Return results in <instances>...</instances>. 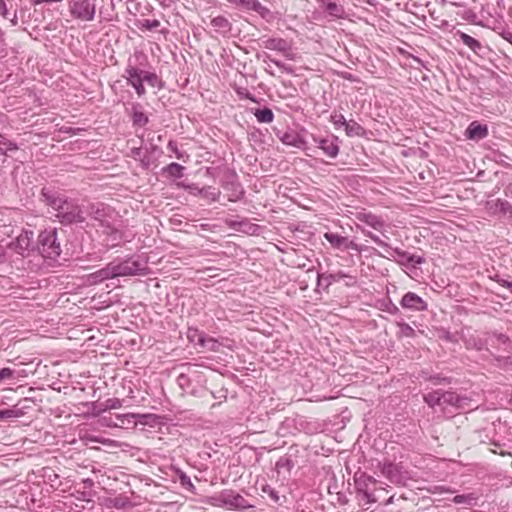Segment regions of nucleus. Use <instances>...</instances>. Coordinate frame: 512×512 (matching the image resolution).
<instances>
[{
  "label": "nucleus",
  "mask_w": 512,
  "mask_h": 512,
  "mask_svg": "<svg viewBox=\"0 0 512 512\" xmlns=\"http://www.w3.org/2000/svg\"><path fill=\"white\" fill-rule=\"evenodd\" d=\"M42 197L48 206L55 211V217L62 224L82 223L85 221L82 208L73 200H68L57 192L42 189Z\"/></svg>",
  "instance_id": "nucleus-1"
},
{
  "label": "nucleus",
  "mask_w": 512,
  "mask_h": 512,
  "mask_svg": "<svg viewBox=\"0 0 512 512\" xmlns=\"http://www.w3.org/2000/svg\"><path fill=\"white\" fill-rule=\"evenodd\" d=\"M463 341L467 349H474L476 351L489 350V346L496 348V342L503 346L504 352H510L512 348L510 338L506 334L499 332H486L484 337L476 333H469L463 336Z\"/></svg>",
  "instance_id": "nucleus-2"
},
{
  "label": "nucleus",
  "mask_w": 512,
  "mask_h": 512,
  "mask_svg": "<svg viewBox=\"0 0 512 512\" xmlns=\"http://www.w3.org/2000/svg\"><path fill=\"white\" fill-rule=\"evenodd\" d=\"M89 215L100 222L104 228L103 232L108 236V241L111 246H116L122 239V233L112 224L111 220L114 218V210L102 203L92 204L89 208Z\"/></svg>",
  "instance_id": "nucleus-3"
},
{
  "label": "nucleus",
  "mask_w": 512,
  "mask_h": 512,
  "mask_svg": "<svg viewBox=\"0 0 512 512\" xmlns=\"http://www.w3.org/2000/svg\"><path fill=\"white\" fill-rule=\"evenodd\" d=\"M355 489L361 494L367 503H376L380 492L386 491L381 482L365 472L356 473L354 476Z\"/></svg>",
  "instance_id": "nucleus-4"
},
{
  "label": "nucleus",
  "mask_w": 512,
  "mask_h": 512,
  "mask_svg": "<svg viewBox=\"0 0 512 512\" xmlns=\"http://www.w3.org/2000/svg\"><path fill=\"white\" fill-rule=\"evenodd\" d=\"M353 215L358 222L356 226L359 230L360 227H363L366 231H369L367 228H370L386 237L385 232H387L389 224L381 215L367 209L356 211Z\"/></svg>",
  "instance_id": "nucleus-5"
},
{
  "label": "nucleus",
  "mask_w": 512,
  "mask_h": 512,
  "mask_svg": "<svg viewBox=\"0 0 512 512\" xmlns=\"http://www.w3.org/2000/svg\"><path fill=\"white\" fill-rule=\"evenodd\" d=\"M113 278L145 275L147 271L146 262L139 259L127 258L122 261L110 262Z\"/></svg>",
  "instance_id": "nucleus-6"
},
{
  "label": "nucleus",
  "mask_w": 512,
  "mask_h": 512,
  "mask_svg": "<svg viewBox=\"0 0 512 512\" xmlns=\"http://www.w3.org/2000/svg\"><path fill=\"white\" fill-rule=\"evenodd\" d=\"M38 251L45 258L56 259L61 254L60 243L57 240L55 228L45 229L38 236Z\"/></svg>",
  "instance_id": "nucleus-7"
},
{
  "label": "nucleus",
  "mask_w": 512,
  "mask_h": 512,
  "mask_svg": "<svg viewBox=\"0 0 512 512\" xmlns=\"http://www.w3.org/2000/svg\"><path fill=\"white\" fill-rule=\"evenodd\" d=\"M69 11L73 18L89 22L96 13L95 0H72L69 4Z\"/></svg>",
  "instance_id": "nucleus-8"
},
{
  "label": "nucleus",
  "mask_w": 512,
  "mask_h": 512,
  "mask_svg": "<svg viewBox=\"0 0 512 512\" xmlns=\"http://www.w3.org/2000/svg\"><path fill=\"white\" fill-rule=\"evenodd\" d=\"M144 70L139 69L135 65H132L129 61L125 70L123 77L126 79L128 85L132 86L136 94L139 97H142L146 94V89L144 87L145 80L143 79Z\"/></svg>",
  "instance_id": "nucleus-9"
},
{
  "label": "nucleus",
  "mask_w": 512,
  "mask_h": 512,
  "mask_svg": "<svg viewBox=\"0 0 512 512\" xmlns=\"http://www.w3.org/2000/svg\"><path fill=\"white\" fill-rule=\"evenodd\" d=\"M263 43L266 49L281 52L288 60H295V53L292 51L291 45L287 40L283 38H268Z\"/></svg>",
  "instance_id": "nucleus-10"
},
{
  "label": "nucleus",
  "mask_w": 512,
  "mask_h": 512,
  "mask_svg": "<svg viewBox=\"0 0 512 512\" xmlns=\"http://www.w3.org/2000/svg\"><path fill=\"white\" fill-rule=\"evenodd\" d=\"M400 305L402 308L412 311H425L428 307L427 303L414 292H407L402 297Z\"/></svg>",
  "instance_id": "nucleus-11"
},
{
  "label": "nucleus",
  "mask_w": 512,
  "mask_h": 512,
  "mask_svg": "<svg viewBox=\"0 0 512 512\" xmlns=\"http://www.w3.org/2000/svg\"><path fill=\"white\" fill-rule=\"evenodd\" d=\"M33 238L34 233L32 231H22V233L17 236L15 241L11 243V247L19 254L23 255L26 251H30L33 249Z\"/></svg>",
  "instance_id": "nucleus-12"
},
{
  "label": "nucleus",
  "mask_w": 512,
  "mask_h": 512,
  "mask_svg": "<svg viewBox=\"0 0 512 512\" xmlns=\"http://www.w3.org/2000/svg\"><path fill=\"white\" fill-rule=\"evenodd\" d=\"M442 407L452 406L458 409H463L470 401L469 398L460 396L453 391L442 392Z\"/></svg>",
  "instance_id": "nucleus-13"
},
{
  "label": "nucleus",
  "mask_w": 512,
  "mask_h": 512,
  "mask_svg": "<svg viewBox=\"0 0 512 512\" xmlns=\"http://www.w3.org/2000/svg\"><path fill=\"white\" fill-rule=\"evenodd\" d=\"M487 125L480 124L478 121H473L469 124L465 131V136L469 140L479 141L488 136Z\"/></svg>",
  "instance_id": "nucleus-14"
},
{
  "label": "nucleus",
  "mask_w": 512,
  "mask_h": 512,
  "mask_svg": "<svg viewBox=\"0 0 512 512\" xmlns=\"http://www.w3.org/2000/svg\"><path fill=\"white\" fill-rule=\"evenodd\" d=\"M318 147L330 158H335L339 153L338 138L336 136L321 138Z\"/></svg>",
  "instance_id": "nucleus-15"
},
{
  "label": "nucleus",
  "mask_w": 512,
  "mask_h": 512,
  "mask_svg": "<svg viewBox=\"0 0 512 512\" xmlns=\"http://www.w3.org/2000/svg\"><path fill=\"white\" fill-rule=\"evenodd\" d=\"M360 231L365 236L369 237L375 244H377L378 246H380V247H382L384 249L385 254H382V253L378 252L377 253L378 256L384 257V258H387V259H392L393 254H395L393 252V250L395 248H392L387 242L382 240L377 234L373 233L372 231H366L363 227H360Z\"/></svg>",
  "instance_id": "nucleus-16"
},
{
  "label": "nucleus",
  "mask_w": 512,
  "mask_h": 512,
  "mask_svg": "<svg viewBox=\"0 0 512 512\" xmlns=\"http://www.w3.org/2000/svg\"><path fill=\"white\" fill-rule=\"evenodd\" d=\"M234 495L235 492L233 490H223L212 498V504L218 507L233 509Z\"/></svg>",
  "instance_id": "nucleus-17"
},
{
  "label": "nucleus",
  "mask_w": 512,
  "mask_h": 512,
  "mask_svg": "<svg viewBox=\"0 0 512 512\" xmlns=\"http://www.w3.org/2000/svg\"><path fill=\"white\" fill-rule=\"evenodd\" d=\"M108 279H114L110 263H108L104 268L88 275V282L93 285Z\"/></svg>",
  "instance_id": "nucleus-18"
},
{
  "label": "nucleus",
  "mask_w": 512,
  "mask_h": 512,
  "mask_svg": "<svg viewBox=\"0 0 512 512\" xmlns=\"http://www.w3.org/2000/svg\"><path fill=\"white\" fill-rule=\"evenodd\" d=\"M393 252L399 257L398 263L401 265H407V264L420 265L424 262L423 257L410 254L407 251L401 250L399 248H395L393 250Z\"/></svg>",
  "instance_id": "nucleus-19"
},
{
  "label": "nucleus",
  "mask_w": 512,
  "mask_h": 512,
  "mask_svg": "<svg viewBox=\"0 0 512 512\" xmlns=\"http://www.w3.org/2000/svg\"><path fill=\"white\" fill-rule=\"evenodd\" d=\"M377 467L380 470L381 474L390 481H394L398 477L399 471L397 465L391 462H379Z\"/></svg>",
  "instance_id": "nucleus-20"
},
{
  "label": "nucleus",
  "mask_w": 512,
  "mask_h": 512,
  "mask_svg": "<svg viewBox=\"0 0 512 512\" xmlns=\"http://www.w3.org/2000/svg\"><path fill=\"white\" fill-rule=\"evenodd\" d=\"M149 122L148 116L140 110L139 104L132 106V123L134 126L143 127Z\"/></svg>",
  "instance_id": "nucleus-21"
},
{
  "label": "nucleus",
  "mask_w": 512,
  "mask_h": 512,
  "mask_svg": "<svg viewBox=\"0 0 512 512\" xmlns=\"http://www.w3.org/2000/svg\"><path fill=\"white\" fill-rule=\"evenodd\" d=\"M442 392V390L429 392L423 396V399L431 408H435L436 406L442 407Z\"/></svg>",
  "instance_id": "nucleus-22"
},
{
  "label": "nucleus",
  "mask_w": 512,
  "mask_h": 512,
  "mask_svg": "<svg viewBox=\"0 0 512 512\" xmlns=\"http://www.w3.org/2000/svg\"><path fill=\"white\" fill-rule=\"evenodd\" d=\"M346 276L347 275L345 273H343L342 271H339L334 274H328V275L318 274L317 285L319 286V285H321L322 282H324L326 284V287H328L332 283L338 282L339 280H341L342 278H344Z\"/></svg>",
  "instance_id": "nucleus-23"
},
{
  "label": "nucleus",
  "mask_w": 512,
  "mask_h": 512,
  "mask_svg": "<svg viewBox=\"0 0 512 512\" xmlns=\"http://www.w3.org/2000/svg\"><path fill=\"white\" fill-rule=\"evenodd\" d=\"M184 169H185L184 166L173 162V163H170L167 166H165L162 169V173L166 174L169 177L181 178V177H183Z\"/></svg>",
  "instance_id": "nucleus-24"
},
{
  "label": "nucleus",
  "mask_w": 512,
  "mask_h": 512,
  "mask_svg": "<svg viewBox=\"0 0 512 512\" xmlns=\"http://www.w3.org/2000/svg\"><path fill=\"white\" fill-rule=\"evenodd\" d=\"M211 25L216 31L227 33L231 30V24L224 16H217L211 20Z\"/></svg>",
  "instance_id": "nucleus-25"
},
{
  "label": "nucleus",
  "mask_w": 512,
  "mask_h": 512,
  "mask_svg": "<svg viewBox=\"0 0 512 512\" xmlns=\"http://www.w3.org/2000/svg\"><path fill=\"white\" fill-rule=\"evenodd\" d=\"M239 3L247 10L255 11L261 15L268 12V9L264 7L258 0H239Z\"/></svg>",
  "instance_id": "nucleus-26"
},
{
  "label": "nucleus",
  "mask_w": 512,
  "mask_h": 512,
  "mask_svg": "<svg viewBox=\"0 0 512 512\" xmlns=\"http://www.w3.org/2000/svg\"><path fill=\"white\" fill-rule=\"evenodd\" d=\"M397 327L399 328L396 333L399 339L401 338H414L416 336L415 330L407 323L400 321L396 322Z\"/></svg>",
  "instance_id": "nucleus-27"
},
{
  "label": "nucleus",
  "mask_w": 512,
  "mask_h": 512,
  "mask_svg": "<svg viewBox=\"0 0 512 512\" xmlns=\"http://www.w3.org/2000/svg\"><path fill=\"white\" fill-rule=\"evenodd\" d=\"M254 116L256 117L259 123H271L274 120V113L268 107H265L263 109H257L254 112Z\"/></svg>",
  "instance_id": "nucleus-28"
},
{
  "label": "nucleus",
  "mask_w": 512,
  "mask_h": 512,
  "mask_svg": "<svg viewBox=\"0 0 512 512\" xmlns=\"http://www.w3.org/2000/svg\"><path fill=\"white\" fill-rule=\"evenodd\" d=\"M490 208L495 212H501L503 214L512 213V206L506 200L496 199L495 201L489 202Z\"/></svg>",
  "instance_id": "nucleus-29"
},
{
  "label": "nucleus",
  "mask_w": 512,
  "mask_h": 512,
  "mask_svg": "<svg viewBox=\"0 0 512 512\" xmlns=\"http://www.w3.org/2000/svg\"><path fill=\"white\" fill-rule=\"evenodd\" d=\"M459 37L462 43L469 47L473 52H477L482 48L481 43L477 39L464 32H459Z\"/></svg>",
  "instance_id": "nucleus-30"
},
{
  "label": "nucleus",
  "mask_w": 512,
  "mask_h": 512,
  "mask_svg": "<svg viewBox=\"0 0 512 512\" xmlns=\"http://www.w3.org/2000/svg\"><path fill=\"white\" fill-rule=\"evenodd\" d=\"M18 145L7 139L3 134L0 133V153L2 155H7L8 152L16 151L18 150Z\"/></svg>",
  "instance_id": "nucleus-31"
},
{
  "label": "nucleus",
  "mask_w": 512,
  "mask_h": 512,
  "mask_svg": "<svg viewBox=\"0 0 512 512\" xmlns=\"http://www.w3.org/2000/svg\"><path fill=\"white\" fill-rule=\"evenodd\" d=\"M221 346H223V343L220 340L207 335L204 337L203 343L200 345V347L206 348L211 352H219Z\"/></svg>",
  "instance_id": "nucleus-32"
},
{
  "label": "nucleus",
  "mask_w": 512,
  "mask_h": 512,
  "mask_svg": "<svg viewBox=\"0 0 512 512\" xmlns=\"http://www.w3.org/2000/svg\"><path fill=\"white\" fill-rule=\"evenodd\" d=\"M205 336L206 334L199 331L197 328H188L187 330V339L195 345L200 346L203 343Z\"/></svg>",
  "instance_id": "nucleus-33"
},
{
  "label": "nucleus",
  "mask_w": 512,
  "mask_h": 512,
  "mask_svg": "<svg viewBox=\"0 0 512 512\" xmlns=\"http://www.w3.org/2000/svg\"><path fill=\"white\" fill-rule=\"evenodd\" d=\"M345 132L348 136H361L364 132V129L354 120H349L346 122L345 126Z\"/></svg>",
  "instance_id": "nucleus-34"
},
{
  "label": "nucleus",
  "mask_w": 512,
  "mask_h": 512,
  "mask_svg": "<svg viewBox=\"0 0 512 512\" xmlns=\"http://www.w3.org/2000/svg\"><path fill=\"white\" fill-rule=\"evenodd\" d=\"M324 237L334 248H340L347 242L346 237H343L337 233L328 232L325 233Z\"/></svg>",
  "instance_id": "nucleus-35"
},
{
  "label": "nucleus",
  "mask_w": 512,
  "mask_h": 512,
  "mask_svg": "<svg viewBox=\"0 0 512 512\" xmlns=\"http://www.w3.org/2000/svg\"><path fill=\"white\" fill-rule=\"evenodd\" d=\"M108 507H114L116 509H124L131 506L130 500L125 496H117L108 500Z\"/></svg>",
  "instance_id": "nucleus-36"
},
{
  "label": "nucleus",
  "mask_w": 512,
  "mask_h": 512,
  "mask_svg": "<svg viewBox=\"0 0 512 512\" xmlns=\"http://www.w3.org/2000/svg\"><path fill=\"white\" fill-rule=\"evenodd\" d=\"M512 351V349L510 350ZM507 355H497L494 352H492V356L497 361L498 366L501 368H511L512 369V352H505Z\"/></svg>",
  "instance_id": "nucleus-37"
},
{
  "label": "nucleus",
  "mask_w": 512,
  "mask_h": 512,
  "mask_svg": "<svg viewBox=\"0 0 512 512\" xmlns=\"http://www.w3.org/2000/svg\"><path fill=\"white\" fill-rule=\"evenodd\" d=\"M281 141L289 146L300 147L303 144V140L296 133H285L281 137Z\"/></svg>",
  "instance_id": "nucleus-38"
},
{
  "label": "nucleus",
  "mask_w": 512,
  "mask_h": 512,
  "mask_svg": "<svg viewBox=\"0 0 512 512\" xmlns=\"http://www.w3.org/2000/svg\"><path fill=\"white\" fill-rule=\"evenodd\" d=\"M25 414L23 409L14 406L10 409L0 411V420H5L9 418H20Z\"/></svg>",
  "instance_id": "nucleus-39"
},
{
  "label": "nucleus",
  "mask_w": 512,
  "mask_h": 512,
  "mask_svg": "<svg viewBox=\"0 0 512 512\" xmlns=\"http://www.w3.org/2000/svg\"><path fill=\"white\" fill-rule=\"evenodd\" d=\"M142 77L145 80V82L152 87H157L158 89H161L163 87L161 79L154 72L144 71Z\"/></svg>",
  "instance_id": "nucleus-40"
},
{
  "label": "nucleus",
  "mask_w": 512,
  "mask_h": 512,
  "mask_svg": "<svg viewBox=\"0 0 512 512\" xmlns=\"http://www.w3.org/2000/svg\"><path fill=\"white\" fill-rule=\"evenodd\" d=\"M198 193L204 198L210 199L211 201H218L220 198V191L210 186L203 187L198 190Z\"/></svg>",
  "instance_id": "nucleus-41"
},
{
  "label": "nucleus",
  "mask_w": 512,
  "mask_h": 512,
  "mask_svg": "<svg viewBox=\"0 0 512 512\" xmlns=\"http://www.w3.org/2000/svg\"><path fill=\"white\" fill-rule=\"evenodd\" d=\"M250 507H252V505H250L242 495L235 492L233 509L244 510Z\"/></svg>",
  "instance_id": "nucleus-42"
},
{
  "label": "nucleus",
  "mask_w": 512,
  "mask_h": 512,
  "mask_svg": "<svg viewBox=\"0 0 512 512\" xmlns=\"http://www.w3.org/2000/svg\"><path fill=\"white\" fill-rule=\"evenodd\" d=\"M476 500L473 494H462V495H456L453 498V502L455 504H465V505H472L473 502Z\"/></svg>",
  "instance_id": "nucleus-43"
},
{
  "label": "nucleus",
  "mask_w": 512,
  "mask_h": 512,
  "mask_svg": "<svg viewBox=\"0 0 512 512\" xmlns=\"http://www.w3.org/2000/svg\"><path fill=\"white\" fill-rule=\"evenodd\" d=\"M179 480H180V484L183 488H185L186 490L190 491V492H194L195 491V486L194 484L192 483L190 477L188 475H186L185 473L181 472L180 475H179Z\"/></svg>",
  "instance_id": "nucleus-44"
},
{
  "label": "nucleus",
  "mask_w": 512,
  "mask_h": 512,
  "mask_svg": "<svg viewBox=\"0 0 512 512\" xmlns=\"http://www.w3.org/2000/svg\"><path fill=\"white\" fill-rule=\"evenodd\" d=\"M160 26V21L157 19H144L141 22V28L147 29V30H153Z\"/></svg>",
  "instance_id": "nucleus-45"
},
{
  "label": "nucleus",
  "mask_w": 512,
  "mask_h": 512,
  "mask_svg": "<svg viewBox=\"0 0 512 512\" xmlns=\"http://www.w3.org/2000/svg\"><path fill=\"white\" fill-rule=\"evenodd\" d=\"M231 186L233 187V193L229 197V200L230 201H237L243 195V190H242L240 184H238V183H231Z\"/></svg>",
  "instance_id": "nucleus-46"
},
{
  "label": "nucleus",
  "mask_w": 512,
  "mask_h": 512,
  "mask_svg": "<svg viewBox=\"0 0 512 512\" xmlns=\"http://www.w3.org/2000/svg\"><path fill=\"white\" fill-rule=\"evenodd\" d=\"M331 122L335 125L336 128L340 126H345L347 120L340 113H334L331 115Z\"/></svg>",
  "instance_id": "nucleus-47"
},
{
  "label": "nucleus",
  "mask_w": 512,
  "mask_h": 512,
  "mask_svg": "<svg viewBox=\"0 0 512 512\" xmlns=\"http://www.w3.org/2000/svg\"><path fill=\"white\" fill-rule=\"evenodd\" d=\"M326 11L330 15L339 16V14L342 10L335 2H328L326 5Z\"/></svg>",
  "instance_id": "nucleus-48"
},
{
  "label": "nucleus",
  "mask_w": 512,
  "mask_h": 512,
  "mask_svg": "<svg viewBox=\"0 0 512 512\" xmlns=\"http://www.w3.org/2000/svg\"><path fill=\"white\" fill-rule=\"evenodd\" d=\"M262 491L266 494L269 495V497L274 501V502H278L279 501V495H278V492L276 490H274L272 487H270L269 485H266L262 488Z\"/></svg>",
  "instance_id": "nucleus-49"
},
{
  "label": "nucleus",
  "mask_w": 512,
  "mask_h": 512,
  "mask_svg": "<svg viewBox=\"0 0 512 512\" xmlns=\"http://www.w3.org/2000/svg\"><path fill=\"white\" fill-rule=\"evenodd\" d=\"M270 61L274 65H276L279 69H281L282 71L286 72L287 74H292L293 73V68L291 66H288L285 63H283V62H281L279 60H276V59H271Z\"/></svg>",
  "instance_id": "nucleus-50"
},
{
  "label": "nucleus",
  "mask_w": 512,
  "mask_h": 512,
  "mask_svg": "<svg viewBox=\"0 0 512 512\" xmlns=\"http://www.w3.org/2000/svg\"><path fill=\"white\" fill-rule=\"evenodd\" d=\"M439 338L447 342H457L456 336L447 330H441Z\"/></svg>",
  "instance_id": "nucleus-51"
},
{
  "label": "nucleus",
  "mask_w": 512,
  "mask_h": 512,
  "mask_svg": "<svg viewBox=\"0 0 512 512\" xmlns=\"http://www.w3.org/2000/svg\"><path fill=\"white\" fill-rule=\"evenodd\" d=\"M14 377V370L8 367L0 369V381Z\"/></svg>",
  "instance_id": "nucleus-52"
},
{
  "label": "nucleus",
  "mask_w": 512,
  "mask_h": 512,
  "mask_svg": "<svg viewBox=\"0 0 512 512\" xmlns=\"http://www.w3.org/2000/svg\"><path fill=\"white\" fill-rule=\"evenodd\" d=\"M122 406V403L117 398L108 399L106 401V408L108 409H119Z\"/></svg>",
  "instance_id": "nucleus-53"
},
{
  "label": "nucleus",
  "mask_w": 512,
  "mask_h": 512,
  "mask_svg": "<svg viewBox=\"0 0 512 512\" xmlns=\"http://www.w3.org/2000/svg\"><path fill=\"white\" fill-rule=\"evenodd\" d=\"M344 245H345L346 248L352 249V250H354L356 252H359V253L362 252V245H359V244H357L356 242H354L352 240L351 241L347 240V242Z\"/></svg>",
  "instance_id": "nucleus-54"
},
{
  "label": "nucleus",
  "mask_w": 512,
  "mask_h": 512,
  "mask_svg": "<svg viewBox=\"0 0 512 512\" xmlns=\"http://www.w3.org/2000/svg\"><path fill=\"white\" fill-rule=\"evenodd\" d=\"M0 14L5 18L9 19V11L6 5V0H0Z\"/></svg>",
  "instance_id": "nucleus-55"
},
{
  "label": "nucleus",
  "mask_w": 512,
  "mask_h": 512,
  "mask_svg": "<svg viewBox=\"0 0 512 512\" xmlns=\"http://www.w3.org/2000/svg\"><path fill=\"white\" fill-rule=\"evenodd\" d=\"M139 161L144 169H148L152 163L150 156H148L146 153L142 155V158Z\"/></svg>",
  "instance_id": "nucleus-56"
},
{
  "label": "nucleus",
  "mask_w": 512,
  "mask_h": 512,
  "mask_svg": "<svg viewBox=\"0 0 512 512\" xmlns=\"http://www.w3.org/2000/svg\"><path fill=\"white\" fill-rule=\"evenodd\" d=\"M143 154L144 153L141 147H134L131 149V157H133L135 160H140Z\"/></svg>",
  "instance_id": "nucleus-57"
},
{
  "label": "nucleus",
  "mask_w": 512,
  "mask_h": 512,
  "mask_svg": "<svg viewBox=\"0 0 512 512\" xmlns=\"http://www.w3.org/2000/svg\"><path fill=\"white\" fill-rule=\"evenodd\" d=\"M167 148L176 154L178 159L182 158V153L178 150L177 145L173 141H169Z\"/></svg>",
  "instance_id": "nucleus-58"
},
{
  "label": "nucleus",
  "mask_w": 512,
  "mask_h": 512,
  "mask_svg": "<svg viewBox=\"0 0 512 512\" xmlns=\"http://www.w3.org/2000/svg\"><path fill=\"white\" fill-rule=\"evenodd\" d=\"M495 346H496V348H491L489 346V350L488 351L490 352L491 355H492V352H494L497 355H500V353H504V351L502 349L503 346L499 345V342H496Z\"/></svg>",
  "instance_id": "nucleus-59"
},
{
  "label": "nucleus",
  "mask_w": 512,
  "mask_h": 512,
  "mask_svg": "<svg viewBox=\"0 0 512 512\" xmlns=\"http://www.w3.org/2000/svg\"><path fill=\"white\" fill-rule=\"evenodd\" d=\"M498 282L503 286V287H506L507 289L511 290L512 291V282L508 281V280H504V279H501V280H498Z\"/></svg>",
  "instance_id": "nucleus-60"
},
{
  "label": "nucleus",
  "mask_w": 512,
  "mask_h": 512,
  "mask_svg": "<svg viewBox=\"0 0 512 512\" xmlns=\"http://www.w3.org/2000/svg\"><path fill=\"white\" fill-rule=\"evenodd\" d=\"M62 0H35L34 1V4L35 5H39V4H42V3H57V2H61Z\"/></svg>",
  "instance_id": "nucleus-61"
},
{
  "label": "nucleus",
  "mask_w": 512,
  "mask_h": 512,
  "mask_svg": "<svg viewBox=\"0 0 512 512\" xmlns=\"http://www.w3.org/2000/svg\"><path fill=\"white\" fill-rule=\"evenodd\" d=\"M177 380L178 383L182 386L184 383L188 381V377L185 374H180Z\"/></svg>",
  "instance_id": "nucleus-62"
},
{
  "label": "nucleus",
  "mask_w": 512,
  "mask_h": 512,
  "mask_svg": "<svg viewBox=\"0 0 512 512\" xmlns=\"http://www.w3.org/2000/svg\"><path fill=\"white\" fill-rule=\"evenodd\" d=\"M435 383H449L448 379L445 377L435 376L433 377Z\"/></svg>",
  "instance_id": "nucleus-63"
},
{
  "label": "nucleus",
  "mask_w": 512,
  "mask_h": 512,
  "mask_svg": "<svg viewBox=\"0 0 512 512\" xmlns=\"http://www.w3.org/2000/svg\"><path fill=\"white\" fill-rule=\"evenodd\" d=\"M9 19H10V21H11L13 26H16L18 24V19H17L16 12L14 13L13 17L12 18L9 17Z\"/></svg>",
  "instance_id": "nucleus-64"
}]
</instances>
